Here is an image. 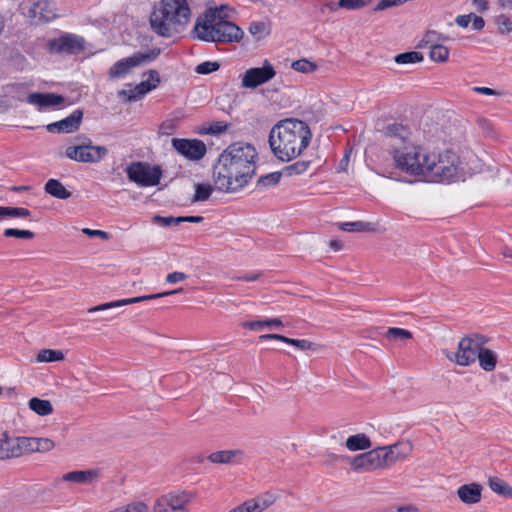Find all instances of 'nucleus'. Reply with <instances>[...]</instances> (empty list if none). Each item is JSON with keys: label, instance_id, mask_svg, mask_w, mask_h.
Masks as SVG:
<instances>
[{"label": "nucleus", "instance_id": "1", "mask_svg": "<svg viewBox=\"0 0 512 512\" xmlns=\"http://www.w3.org/2000/svg\"><path fill=\"white\" fill-rule=\"evenodd\" d=\"M257 157L256 149L249 143L230 144L213 167L216 189L226 193L242 189L255 175Z\"/></svg>", "mask_w": 512, "mask_h": 512}, {"label": "nucleus", "instance_id": "2", "mask_svg": "<svg viewBox=\"0 0 512 512\" xmlns=\"http://www.w3.org/2000/svg\"><path fill=\"white\" fill-rule=\"evenodd\" d=\"M311 131L302 120L288 118L279 121L269 133V145L273 154L281 161L298 157L309 145Z\"/></svg>", "mask_w": 512, "mask_h": 512}, {"label": "nucleus", "instance_id": "3", "mask_svg": "<svg viewBox=\"0 0 512 512\" xmlns=\"http://www.w3.org/2000/svg\"><path fill=\"white\" fill-rule=\"evenodd\" d=\"M190 16L186 0H161L150 16V25L158 35L171 37L184 29Z\"/></svg>", "mask_w": 512, "mask_h": 512}, {"label": "nucleus", "instance_id": "4", "mask_svg": "<svg viewBox=\"0 0 512 512\" xmlns=\"http://www.w3.org/2000/svg\"><path fill=\"white\" fill-rule=\"evenodd\" d=\"M225 17L222 8L210 9L197 19L193 32L198 39L206 42H239L243 38V31L233 22L225 20Z\"/></svg>", "mask_w": 512, "mask_h": 512}, {"label": "nucleus", "instance_id": "5", "mask_svg": "<svg viewBox=\"0 0 512 512\" xmlns=\"http://www.w3.org/2000/svg\"><path fill=\"white\" fill-rule=\"evenodd\" d=\"M425 177L434 182H456L464 180L467 169L460 157L452 150L429 153L425 164Z\"/></svg>", "mask_w": 512, "mask_h": 512}, {"label": "nucleus", "instance_id": "6", "mask_svg": "<svg viewBox=\"0 0 512 512\" xmlns=\"http://www.w3.org/2000/svg\"><path fill=\"white\" fill-rule=\"evenodd\" d=\"M429 153H423L421 148L406 143L402 146L392 144L391 155L396 167L400 170L417 176H423L425 171L426 158Z\"/></svg>", "mask_w": 512, "mask_h": 512}, {"label": "nucleus", "instance_id": "7", "mask_svg": "<svg viewBox=\"0 0 512 512\" xmlns=\"http://www.w3.org/2000/svg\"><path fill=\"white\" fill-rule=\"evenodd\" d=\"M488 339L481 334L473 333L463 337L458 344V351L452 355L447 354V358L454 360L458 365L469 366L474 363L482 347Z\"/></svg>", "mask_w": 512, "mask_h": 512}, {"label": "nucleus", "instance_id": "8", "mask_svg": "<svg viewBox=\"0 0 512 512\" xmlns=\"http://www.w3.org/2000/svg\"><path fill=\"white\" fill-rule=\"evenodd\" d=\"M108 154L105 146L93 145L91 139L85 138L78 145L69 146L65 155L71 160L82 163H98Z\"/></svg>", "mask_w": 512, "mask_h": 512}, {"label": "nucleus", "instance_id": "9", "mask_svg": "<svg viewBox=\"0 0 512 512\" xmlns=\"http://www.w3.org/2000/svg\"><path fill=\"white\" fill-rule=\"evenodd\" d=\"M126 173L130 181L142 187L159 184L162 176L160 166H151L146 162H133L126 168Z\"/></svg>", "mask_w": 512, "mask_h": 512}, {"label": "nucleus", "instance_id": "10", "mask_svg": "<svg viewBox=\"0 0 512 512\" xmlns=\"http://www.w3.org/2000/svg\"><path fill=\"white\" fill-rule=\"evenodd\" d=\"M160 52L159 48H153L145 53H134L132 56L120 59L114 63L110 67L108 74L110 78H121L127 75L132 68L152 62L160 55Z\"/></svg>", "mask_w": 512, "mask_h": 512}, {"label": "nucleus", "instance_id": "11", "mask_svg": "<svg viewBox=\"0 0 512 512\" xmlns=\"http://www.w3.org/2000/svg\"><path fill=\"white\" fill-rule=\"evenodd\" d=\"M86 41L73 33H63L58 38L48 40L47 49L52 54L76 55L85 50Z\"/></svg>", "mask_w": 512, "mask_h": 512}, {"label": "nucleus", "instance_id": "12", "mask_svg": "<svg viewBox=\"0 0 512 512\" xmlns=\"http://www.w3.org/2000/svg\"><path fill=\"white\" fill-rule=\"evenodd\" d=\"M194 494L188 491H173L159 497L153 506L154 512L183 511L190 503Z\"/></svg>", "mask_w": 512, "mask_h": 512}, {"label": "nucleus", "instance_id": "13", "mask_svg": "<svg viewBox=\"0 0 512 512\" xmlns=\"http://www.w3.org/2000/svg\"><path fill=\"white\" fill-rule=\"evenodd\" d=\"M276 75V71L272 64L265 60L262 67H254L248 69L242 76L241 85L244 88L254 89L267 83Z\"/></svg>", "mask_w": 512, "mask_h": 512}, {"label": "nucleus", "instance_id": "14", "mask_svg": "<svg viewBox=\"0 0 512 512\" xmlns=\"http://www.w3.org/2000/svg\"><path fill=\"white\" fill-rule=\"evenodd\" d=\"M171 145L177 153L190 161L202 159L207 152L206 145L199 139L173 138Z\"/></svg>", "mask_w": 512, "mask_h": 512}, {"label": "nucleus", "instance_id": "15", "mask_svg": "<svg viewBox=\"0 0 512 512\" xmlns=\"http://www.w3.org/2000/svg\"><path fill=\"white\" fill-rule=\"evenodd\" d=\"M349 462L352 470L357 472L383 468L378 448L356 455Z\"/></svg>", "mask_w": 512, "mask_h": 512}, {"label": "nucleus", "instance_id": "16", "mask_svg": "<svg viewBox=\"0 0 512 512\" xmlns=\"http://www.w3.org/2000/svg\"><path fill=\"white\" fill-rule=\"evenodd\" d=\"M378 450L382 466L387 468L408 456L412 451V446L410 443H396L390 446L379 447Z\"/></svg>", "mask_w": 512, "mask_h": 512}, {"label": "nucleus", "instance_id": "17", "mask_svg": "<svg viewBox=\"0 0 512 512\" xmlns=\"http://www.w3.org/2000/svg\"><path fill=\"white\" fill-rule=\"evenodd\" d=\"M182 290H183L182 288H178L173 291H166V292L157 293V294H150V295H144V296H139V297H133V298H127V299H121V300H116V301H112V302H107V303H103V304L89 308L88 313H94V312H98V311L108 310L111 308H117V307H121V306H125V305L140 303V302L147 301V300L157 299V298L165 297V296H168L171 294L179 293Z\"/></svg>", "mask_w": 512, "mask_h": 512}, {"label": "nucleus", "instance_id": "18", "mask_svg": "<svg viewBox=\"0 0 512 512\" xmlns=\"http://www.w3.org/2000/svg\"><path fill=\"white\" fill-rule=\"evenodd\" d=\"M83 119V110L76 109L68 117L50 123L46 129L50 133H73L77 131Z\"/></svg>", "mask_w": 512, "mask_h": 512}, {"label": "nucleus", "instance_id": "19", "mask_svg": "<svg viewBox=\"0 0 512 512\" xmlns=\"http://www.w3.org/2000/svg\"><path fill=\"white\" fill-rule=\"evenodd\" d=\"M28 16L35 22H49L56 18V8L53 2L40 0L28 10Z\"/></svg>", "mask_w": 512, "mask_h": 512}, {"label": "nucleus", "instance_id": "20", "mask_svg": "<svg viewBox=\"0 0 512 512\" xmlns=\"http://www.w3.org/2000/svg\"><path fill=\"white\" fill-rule=\"evenodd\" d=\"M101 475L102 470L100 468L76 470L63 474L62 480L66 482L90 485L96 483L100 479Z\"/></svg>", "mask_w": 512, "mask_h": 512}, {"label": "nucleus", "instance_id": "21", "mask_svg": "<svg viewBox=\"0 0 512 512\" xmlns=\"http://www.w3.org/2000/svg\"><path fill=\"white\" fill-rule=\"evenodd\" d=\"M64 97L53 93H30L27 97V102L36 105L39 109L59 106L64 103Z\"/></svg>", "mask_w": 512, "mask_h": 512}, {"label": "nucleus", "instance_id": "22", "mask_svg": "<svg viewBox=\"0 0 512 512\" xmlns=\"http://www.w3.org/2000/svg\"><path fill=\"white\" fill-rule=\"evenodd\" d=\"M385 136L390 139L389 146L392 148V144L396 146H402L407 142L409 131L401 124L393 123L389 124L385 128Z\"/></svg>", "mask_w": 512, "mask_h": 512}, {"label": "nucleus", "instance_id": "23", "mask_svg": "<svg viewBox=\"0 0 512 512\" xmlns=\"http://www.w3.org/2000/svg\"><path fill=\"white\" fill-rule=\"evenodd\" d=\"M482 487L480 484H465L458 488L457 495L465 504H476L481 500Z\"/></svg>", "mask_w": 512, "mask_h": 512}, {"label": "nucleus", "instance_id": "24", "mask_svg": "<svg viewBox=\"0 0 512 512\" xmlns=\"http://www.w3.org/2000/svg\"><path fill=\"white\" fill-rule=\"evenodd\" d=\"M276 502V496L266 493L257 498L243 502L247 512H262Z\"/></svg>", "mask_w": 512, "mask_h": 512}, {"label": "nucleus", "instance_id": "25", "mask_svg": "<svg viewBox=\"0 0 512 512\" xmlns=\"http://www.w3.org/2000/svg\"><path fill=\"white\" fill-rule=\"evenodd\" d=\"M44 190L52 197L62 200L68 199L72 195V193L68 191L57 179H49L44 186Z\"/></svg>", "mask_w": 512, "mask_h": 512}, {"label": "nucleus", "instance_id": "26", "mask_svg": "<svg viewBox=\"0 0 512 512\" xmlns=\"http://www.w3.org/2000/svg\"><path fill=\"white\" fill-rule=\"evenodd\" d=\"M153 89H155L154 84H150L149 81H142L138 85H136L134 89H131L129 91L122 90L119 94L127 96V100L132 102L142 98L144 95H146Z\"/></svg>", "mask_w": 512, "mask_h": 512}, {"label": "nucleus", "instance_id": "27", "mask_svg": "<svg viewBox=\"0 0 512 512\" xmlns=\"http://www.w3.org/2000/svg\"><path fill=\"white\" fill-rule=\"evenodd\" d=\"M476 360H478L479 366L487 372L493 371L497 365L496 353L490 349L485 348L484 346L480 350Z\"/></svg>", "mask_w": 512, "mask_h": 512}, {"label": "nucleus", "instance_id": "28", "mask_svg": "<svg viewBox=\"0 0 512 512\" xmlns=\"http://www.w3.org/2000/svg\"><path fill=\"white\" fill-rule=\"evenodd\" d=\"M345 446L350 451H358L371 448L372 443L366 434L359 433L349 436L345 442Z\"/></svg>", "mask_w": 512, "mask_h": 512}, {"label": "nucleus", "instance_id": "29", "mask_svg": "<svg viewBox=\"0 0 512 512\" xmlns=\"http://www.w3.org/2000/svg\"><path fill=\"white\" fill-rule=\"evenodd\" d=\"M240 455H242L240 450H222L211 453L207 459L215 464H231Z\"/></svg>", "mask_w": 512, "mask_h": 512}, {"label": "nucleus", "instance_id": "30", "mask_svg": "<svg viewBox=\"0 0 512 512\" xmlns=\"http://www.w3.org/2000/svg\"><path fill=\"white\" fill-rule=\"evenodd\" d=\"M339 229L347 232H374L376 226L370 222L355 221V222H342L338 224Z\"/></svg>", "mask_w": 512, "mask_h": 512}, {"label": "nucleus", "instance_id": "31", "mask_svg": "<svg viewBox=\"0 0 512 512\" xmlns=\"http://www.w3.org/2000/svg\"><path fill=\"white\" fill-rule=\"evenodd\" d=\"M488 485L490 489L496 494L506 497L512 498V487L509 486L504 480L499 477H489Z\"/></svg>", "mask_w": 512, "mask_h": 512}, {"label": "nucleus", "instance_id": "32", "mask_svg": "<svg viewBox=\"0 0 512 512\" xmlns=\"http://www.w3.org/2000/svg\"><path fill=\"white\" fill-rule=\"evenodd\" d=\"M29 408L40 416H47L53 412V406L49 400L33 397L28 402Z\"/></svg>", "mask_w": 512, "mask_h": 512}, {"label": "nucleus", "instance_id": "33", "mask_svg": "<svg viewBox=\"0 0 512 512\" xmlns=\"http://www.w3.org/2000/svg\"><path fill=\"white\" fill-rule=\"evenodd\" d=\"M248 30L256 40L264 39L271 32L270 24L263 21L252 22Z\"/></svg>", "mask_w": 512, "mask_h": 512}, {"label": "nucleus", "instance_id": "34", "mask_svg": "<svg viewBox=\"0 0 512 512\" xmlns=\"http://www.w3.org/2000/svg\"><path fill=\"white\" fill-rule=\"evenodd\" d=\"M383 336L389 341H404L412 339L413 335L409 330L398 328V327H390L388 328Z\"/></svg>", "mask_w": 512, "mask_h": 512}, {"label": "nucleus", "instance_id": "35", "mask_svg": "<svg viewBox=\"0 0 512 512\" xmlns=\"http://www.w3.org/2000/svg\"><path fill=\"white\" fill-rule=\"evenodd\" d=\"M279 326H282V321L279 318L257 320V321H247V322L242 323L243 328H247L250 330H260L264 327H279Z\"/></svg>", "mask_w": 512, "mask_h": 512}, {"label": "nucleus", "instance_id": "36", "mask_svg": "<svg viewBox=\"0 0 512 512\" xmlns=\"http://www.w3.org/2000/svg\"><path fill=\"white\" fill-rule=\"evenodd\" d=\"M5 436V449L4 451L8 454L6 459L17 458L23 454V450L20 446V437H17L14 441H10L7 437V433H3Z\"/></svg>", "mask_w": 512, "mask_h": 512}, {"label": "nucleus", "instance_id": "37", "mask_svg": "<svg viewBox=\"0 0 512 512\" xmlns=\"http://www.w3.org/2000/svg\"><path fill=\"white\" fill-rule=\"evenodd\" d=\"M64 359V354L60 350L43 349L38 352L36 361L37 362H54Z\"/></svg>", "mask_w": 512, "mask_h": 512}, {"label": "nucleus", "instance_id": "38", "mask_svg": "<svg viewBox=\"0 0 512 512\" xmlns=\"http://www.w3.org/2000/svg\"><path fill=\"white\" fill-rule=\"evenodd\" d=\"M424 59L422 53L417 51H409L397 54L394 57V61L397 64H410V63H418Z\"/></svg>", "mask_w": 512, "mask_h": 512}, {"label": "nucleus", "instance_id": "39", "mask_svg": "<svg viewBox=\"0 0 512 512\" xmlns=\"http://www.w3.org/2000/svg\"><path fill=\"white\" fill-rule=\"evenodd\" d=\"M429 57L435 62H445L449 57V50L441 44H434L430 48Z\"/></svg>", "mask_w": 512, "mask_h": 512}, {"label": "nucleus", "instance_id": "40", "mask_svg": "<svg viewBox=\"0 0 512 512\" xmlns=\"http://www.w3.org/2000/svg\"><path fill=\"white\" fill-rule=\"evenodd\" d=\"M212 186L209 184H197L195 187V194L192 199L193 202L206 201L212 194Z\"/></svg>", "mask_w": 512, "mask_h": 512}, {"label": "nucleus", "instance_id": "41", "mask_svg": "<svg viewBox=\"0 0 512 512\" xmlns=\"http://www.w3.org/2000/svg\"><path fill=\"white\" fill-rule=\"evenodd\" d=\"M291 67L301 73H311L317 69V65L314 62L309 61L308 59H299L292 62Z\"/></svg>", "mask_w": 512, "mask_h": 512}, {"label": "nucleus", "instance_id": "42", "mask_svg": "<svg viewBox=\"0 0 512 512\" xmlns=\"http://www.w3.org/2000/svg\"><path fill=\"white\" fill-rule=\"evenodd\" d=\"M281 177H282V172H272V173L266 174L264 176H261L257 180V186L258 187L275 186L276 184L279 183Z\"/></svg>", "mask_w": 512, "mask_h": 512}, {"label": "nucleus", "instance_id": "43", "mask_svg": "<svg viewBox=\"0 0 512 512\" xmlns=\"http://www.w3.org/2000/svg\"><path fill=\"white\" fill-rule=\"evenodd\" d=\"M309 165H310V161H304V160L297 161V162L285 167L284 172L288 176L300 175L307 171Z\"/></svg>", "mask_w": 512, "mask_h": 512}, {"label": "nucleus", "instance_id": "44", "mask_svg": "<svg viewBox=\"0 0 512 512\" xmlns=\"http://www.w3.org/2000/svg\"><path fill=\"white\" fill-rule=\"evenodd\" d=\"M148 506L142 501H136L127 504L126 506L118 507L111 512H147Z\"/></svg>", "mask_w": 512, "mask_h": 512}, {"label": "nucleus", "instance_id": "45", "mask_svg": "<svg viewBox=\"0 0 512 512\" xmlns=\"http://www.w3.org/2000/svg\"><path fill=\"white\" fill-rule=\"evenodd\" d=\"M494 21L500 34H509L512 32V22L508 16L501 14L497 16Z\"/></svg>", "mask_w": 512, "mask_h": 512}, {"label": "nucleus", "instance_id": "46", "mask_svg": "<svg viewBox=\"0 0 512 512\" xmlns=\"http://www.w3.org/2000/svg\"><path fill=\"white\" fill-rule=\"evenodd\" d=\"M152 222L154 224H159L163 227H170V226L179 225L180 223H182V220L180 219V217H173V216L163 217V216L155 215L152 218Z\"/></svg>", "mask_w": 512, "mask_h": 512}, {"label": "nucleus", "instance_id": "47", "mask_svg": "<svg viewBox=\"0 0 512 512\" xmlns=\"http://www.w3.org/2000/svg\"><path fill=\"white\" fill-rule=\"evenodd\" d=\"M220 68V64L218 62L205 61L198 64L195 68V72L198 74H209L217 71Z\"/></svg>", "mask_w": 512, "mask_h": 512}, {"label": "nucleus", "instance_id": "48", "mask_svg": "<svg viewBox=\"0 0 512 512\" xmlns=\"http://www.w3.org/2000/svg\"><path fill=\"white\" fill-rule=\"evenodd\" d=\"M5 237H16L22 239H32L35 234L30 230H19L15 228H7L4 230Z\"/></svg>", "mask_w": 512, "mask_h": 512}, {"label": "nucleus", "instance_id": "49", "mask_svg": "<svg viewBox=\"0 0 512 512\" xmlns=\"http://www.w3.org/2000/svg\"><path fill=\"white\" fill-rule=\"evenodd\" d=\"M284 343L286 344H289V345H292L300 350H310L312 349V347L314 346V344L308 340H299V339H293V338H288L286 336L283 337V341Z\"/></svg>", "mask_w": 512, "mask_h": 512}, {"label": "nucleus", "instance_id": "50", "mask_svg": "<svg viewBox=\"0 0 512 512\" xmlns=\"http://www.w3.org/2000/svg\"><path fill=\"white\" fill-rule=\"evenodd\" d=\"M54 447L55 443L53 440L49 438H36L35 452H48L51 451Z\"/></svg>", "mask_w": 512, "mask_h": 512}, {"label": "nucleus", "instance_id": "51", "mask_svg": "<svg viewBox=\"0 0 512 512\" xmlns=\"http://www.w3.org/2000/svg\"><path fill=\"white\" fill-rule=\"evenodd\" d=\"M3 214L9 217H29L31 212L22 207H4Z\"/></svg>", "mask_w": 512, "mask_h": 512}, {"label": "nucleus", "instance_id": "52", "mask_svg": "<svg viewBox=\"0 0 512 512\" xmlns=\"http://www.w3.org/2000/svg\"><path fill=\"white\" fill-rule=\"evenodd\" d=\"M20 446L23 454H30L35 452L36 437H20Z\"/></svg>", "mask_w": 512, "mask_h": 512}, {"label": "nucleus", "instance_id": "53", "mask_svg": "<svg viewBox=\"0 0 512 512\" xmlns=\"http://www.w3.org/2000/svg\"><path fill=\"white\" fill-rule=\"evenodd\" d=\"M406 1L407 0H381L375 7V10L381 11V10H385L390 7H396V6L402 5Z\"/></svg>", "mask_w": 512, "mask_h": 512}, {"label": "nucleus", "instance_id": "54", "mask_svg": "<svg viewBox=\"0 0 512 512\" xmlns=\"http://www.w3.org/2000/svg\"><path fill=\"white\" fill-rule=\"evenodd\" d=\"M339 5L347 10H356L364 7L360 0H339Z\"/></svg>", "mask_w": 512, "mask_h": 512}, {"label": "nucleus", "instance_id": "55", "mask_svg": "<svg viewBox=\"0 0 512 512\" xmlns=\"http://www.w3.org/2000/svg\"><path fill=\"white\" fill-rule=\"evenodd\" d=\"M82 232L89 237H99L104 240L109 239V234L102 230H92L89 228H84L82 229Z\"/></svg>", "mask_w": 512, "mask_h": 512}, {"label": "nucleus", "instance_id": "56", "mask_svg": "<svg viewBox=\"0 0 512 512\" xmlns=\"http://www.w3.org/2000/svg\"><path fill=\"white\" fill-rule=\"evenodd\" d=\"M187 278V275L183 272H173L167 275L166 281L170 284H174L177 282L184 281Z\"/></svg>", "mask_w": 512, "mask_h": 512}, {"label": "nucleus", "instance_id": "57", "mask_svg": "<svg viewBox=\"0 0 512 512\" xmlns=\"http://www.w3.org/2000/svg\"><path fill=\"white\" fill-rule=\"evenodd\" d=\"M227 129V124L225 122H216L212 124L209 129L208 133L210 134H220Z\"/></svg>", "mask_w": 512, "mask_h": 512}, {"label": "nucleus", "instance_id": "58", "mask_svg": "<svg viewBox=\"0 0 512 512\" xmlns=\"http://www.w3.org/2000/svg\"><path fill=\"white\" fill-rule=\"evenodd\" d=\"M473 14H467V15H458L455 19V22L458 26L462 28L468 27L469 23L471 22Z\"/></svg>", "mask_w": 512, "mask_h": 512}, {"label": "nucleus", "instance_id": "59", "mask_svg": "<svg viewBox=\"0 0 512 512\" xmlns=\"http://www.w3.org/2000/svg\"><path fill=\"white\" fill-rule=\"evenodd\" d=\"M261 275L262 274L260 272H258V273H248V274H245V275H242V276H235V277H233V279L253 282V281H257L261 277Z\"/></svg>", "mask_w": 512, "mask_h": 512}, {"label": "nucleus", "instance_id": "60", "mask_svg": "<svg viewBox=\"0 0 512 512\" xmlns=\"http://www.w3.org/2000/svg\"><path fill=\"white\" fill-rule=\"evenodd\" d=\"M339 8H341V6L339 5V1L338 2L330 1V2H326L322 5L321 12L322 13H325L326 11L336 12Z\"/></svg>", "mask_w": 512, "mask_h": 512}, {"label": "nucleus", "instance_id": "61", "mask_svg": "<svg viewBox=\"0 0 512 512\" xmlns=\"http://www.w3.org/2000/svg\"><path fill=\"white\" fill-rule=\"evenodd\" d=\"M472 27L474 30L480 31L485 26V21L481 16L474 15L472 16Z\"/></svg>", "mask_w": 512, "mask_h": 512}, {"label": "nucleus", "instance_id": "62", "mask_svg": "<svg viewBox=\"0 0 512 512\" xmlns=\"http://www.w3.org/2000/svg\"><path fill=\"white\" fill-rule=\"evenodd\" d=\"M146 81H149L150 84H154L156 88L160 83L159 73L156 70H149L148 79Z\"/></svg>", "mask_w": 512, "mask_h": 512}, {"label": "nucleus", "instance_id": "63", "mask_svg": "<svg viewBox=\"0 0 512 512\" xmlns=\"http://www.w3.org/2000/svg\"><path fill=\"white\" fill-rule=\"evenodd\" d=\"M396 512H418V508L413 504L401 505L396 507Z\"/></svg>", "mask_w": 512, "mask_h": 512}, {"label": "nucleus", "instance_id": "64", "mask_svg": "<svg viewBox=\"0 0 512 512\" xmlns=\"http://www.w3.org/2000/svg\"><path fill=\"white\" fill-rule=\"evenodd\" d=\"M473 90L477 93L483 94V95H497L498 93L488 87H474Z\"/></svg>", "mask_w": 512, "mask_h": 512}]
</instances>
